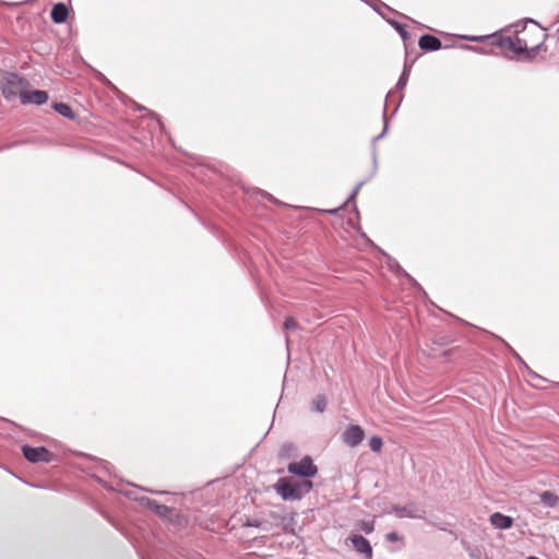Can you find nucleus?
I'll list each match as a JSON object with an SVG mask.
<instances>
[{"instance_id": "obj_11", "label": "nucleus", "mask_w": 559, "mask_h": 559, "mask_svg": "<svg viewBox=\"0 0 559 559\" xmlns=\"http://www.w3.org/2000/svg\"><path fill=\"white\" fill-rule=\"evenodd\" d=\"M418 46L425 51H437L441 49L442 43L438 37L426 34L419 38Z\"/></svg>"}, {"instance_id": "obj_13", "label": "nucleus", "mask_w": 559, "mask_h": 559, "mask_svg": "<svg viewBox=\"0 0 559 559\" xmlns=\"http://www.w3.org/2000/svg\"><path fill=\"white\" fill-rule=\"evenodd\" d=\"M491 525L498 530H508L513 525V519L500 512H495L489 519Z\"/></svg>"}, {"instance_id": "obj_23", "label": "nucleus", "mask_w": 559, "mask_h": 559, "mask_svg": "<svg viewBox=\"0 0 559 559\" xmlns=\"http://www.w3.org/2000/svg\"><path fill=\"white\" fill-rule=\"evenodd\" d=\"M489 37L490 36H471V35L461 36V38H463L465 40L475 41V43H481Z\"/></svg>"}, {"instance_id": "obj_10", "label": "nucleus", "mask_w": 559, "mask_h": 559, "mask_svg": "<svg viewBox=\"0 0 559 559\" xmlns=\"http://www.w3.org/2000/svg\"><path fill=\"white\" fill-rule=\"evenodd\" d=\"M48 100V94L46 91L35 90L32 92H25L21 94V103L22 104H35V105H44Z\"/></svg>"}, {"instance_id": "obj_31", "label": "nucleus", "mask_w": 559, "mask_h": 559, "mask_svg": "<svg viewBox=\"0 0 559 559\" xmlns=\"http://www.w3.org/2000/svg\"><path fill=\"white\" fill-rule=\"evenodd\" d=\"M292 449H294L293 444H284L283 445V450H292Z\"/></svg>"}, {"instance_id": "obj_17", "label": "nucleus", "mask_w": 559, "mask_h": 559, "mask_svg": "<svg viewBox=\"0 0 559 559\" xmlns=\"http://www.w3.org/2000/svg\"><path fill=\"white\" fill-rule=\"evenodd\" d=\"M52 107L59 115L69 119H74L73 110L68 104L55 103Z\"/></svg>"}, {"instance_id": "obj_16", "label": "nucleus", "mask_w": 559, "mask_h": 559, "mask_svg": "<svg viewBox=\"0 0 559 559\" xmlns=\"http://www.w3.org/2000/svg\"><path fill=\"white\" fill-rule=\"evenodd\" d=\"M540 502L548 508H556L559 504V497L551 491H544L539 496Z\"/></svg>"}, {"instance_id": "obj_21", "label": "nucleus", "mask_w": 559, "mask_h": 559, "mask_svg": "<svg viewBox=\"0 0 559 559\" xmlns=\"http://www.w3.org/2000/svg\"><path fill=\"white\" fill-rule=\"evenodd\" d=\"M359 527L366 534H371L374 531V524L372 521H361L359 523Z\"/></svg>"}, {"instance_id": "obj_14", "label": "nucleus", "mask_w": 559, "mask_h": 559, "mask_svg": "<svg viewBox=\"0 0 559 559\" xmlns=\"http://www.w3.org/2000/svg\"><path fill=\"white\" fill-rule=\"evenodd\" d=\"M68 15H69L68 7L62 2L56 3L52 7L51 12H50L51 20L57 24H61V23L66 22L68 19Z\"/></svg>"}, {"instance_id": "obj_2", "label": "nucleus", "mask_w": 559, "mask_h": 559, "mask_svg": "<svg viewBox=\"0 0 559 559\" xmlns=\"http://www.w3.org/2000/svg\"><path fill=\"white\" fill-rule=\"evenodd\" d=\"M312 489V483L308 479L293 480L282 477L274 485V490L284 501L300 500Z\"/></svg>"}, {"instance_id": "obj_15", "label": "nucleus", "mask_w": 559, "mask_h": 559, "mask_svg": "<svg viewBox=\"0 0 559 559\" xmlns=\"http://www.w3.org/2000/svg\"><path fill=\"white\" fill-rule=\"evenodd\" d=\"M372 160H373V169H372V173L371 175L369 176V178L365 179V180H361L359 181L353 189L352 193L349 194V197L347 198L345 204L347 203H350V202H354V200L356 199L357 194L359 193V190L361 189V187L367 182V180H369L371 177H373L377 173V168H378V160H377V154H376V151H373V154H372Z\"/></svg>"}, {"instance_id": "obj_28", "label": "nucleus", "mask_w": 559, "mask_h": 559, "mask_svg": "<svg viewBox=\"0 0 559 559\" xmlns=\"http://www.w3.org/2000/svg\"><path fill=\"white\" fill-rule=\"evenodd\" d=\"M383 119H384V128H383V131H382L379 135H377V136L373 139V141H374V142H376V141H378V140H380V139H382V138L385 135V133H386V130H388V121H386L385 115L383 116Z\"/></svg>"}, {"instance_id": "obj_8", "label": "nucleus", "mask_w": 559, "mask_h": 559, "mask_svg": "<svg viewBox=\"0 0 559 559\" xmlns=\"http://www.w3.org/2000/svg\"><path fill=\"white\" fill-rule=\"evenodd\" d=\"M365 432L362 428L358 425H350L345 429V431L342 435V439L345 444H347L350 448H355L358 444L361 443L364 440Z\"/></svg>"}, {"instance_id": "obj_1", "label": "nucleus", "mask_w": 559, "mask_h": 559, "mask_svg": "<svg viewBox=\"0 0 559 559\" xmlns=\"http://www.w3.org/2000/svg\"><path fill=\"white\" fill-rule=\"evenodd\" d=\"M520 26L521 23H516L513 25L515 36H502L495 40V45L501 48H507L513 53L520 56L521 60H532L536 52L540 48V44L532 45L528 48L531 41L525 36H520Z\"/></svg>"}, {"instance_id": "obj_25", "label": "nucleus", "mask_w": 559, "mask_h": 559, "mask_svg": "<svg viewBox=\"0 0 559 559\" xmlns=\"http://www.w3.org/2000/svg\"><path fill=\"white\" fill-rule=\"evenodd\" d=\"M390 267L393 269V267H396V270L399 272H402L412 283L416 284L415 280L412 278L401 266L400 264L396 262V261H393L392 263H390Z\"/></svg>"}, {"instance_id": "obj_30", "label": "nucleus", "mask_w": 559, "mask_h": 559, "mask_svg": "<svg viewBox=\"0 0 559 559\" xmlns=\"http://www.w3.org/2000/svg\"><path fill=\"white\" fill-rule=\"evenodd\" d=\"M411 68H412V63L405 62L403 71H406L407 75H409Z\"/></svg>"}, {"instance_id": "obj_26", "label": "nucleus", "mask_w": 559, "mask_h": 559, "mask_svg": "<svg viewBox=\"0 0 559 559\" xmlns=\"http://www.w3.org/2000/svg\"><path fill=\"white\" fill-rule=\"evenodd\" d=\"M388 542L395 543L401 539L400 535L396 532H390L385 536Z\"/></svg>"}, {"instance_id": "obj_20", "label": "nucleus", "mask_w": 559, "mask_h": 559, "mask_svg": "<svg viewBox=\"0 0 559 559\" xmlns=\"http://www.w3.org/2000/svg\"><path fill=\"white\" fill-rule=\"evenodd\" d=\"M369 447L373 452H380L383 447V441L378 436H372L369 440Z\"/></svg>"}, {"instance_id": "obj_32", "label": "nucleus", "mask_w": 559, "mask_h": 559, "mask_svg": "<svg viewBox=\"0 0 559 559\" xmlns=\"http://www.w3.org/2000/svg\"><path fill=\"white\" fill-rule=\"evenodd\" d=\"M338 210L337 209H334V210H329L326 211L328 213H331V214H335Z\"/></svg>"}, {"instance_id": "obj_27", "label": "nucleus", "mask_w": 559, "mask_h": 559, "mask_svg": "<svg viewBox=\"0 0 559 559\" xmlns=\"http://www.w3.org/2000/svg\"><path fill=\"white\" fill-rule=\"evenodd\" d=\"M461 47L464 48V49H467V50L479 52V53H486V51L483 48H479V47L469 46V45H462Z\"/></svg>"}, {"instance_id": "obj_19", "label": "nucleus", "mask_w": 559, "mask_h": 559, "mask_svg": "<svg viewBox=\"0 0 559 559\" xmlns=\"http://www.w3.org/2000/svg\"><path fill=\"white\" fill-rule=\"evenodd\" d=\"M386 21L394 27L395 31L399 32V34L401 35V37L404 41H406L411 38V34L406 31V28L403 24H401L400 22H397L395 20L386 19Z\"/></svg>"}, {"instance_id": "obj_7", "label": "nucleus", "mask_w": 559, "mask_h": 559, "mask_svg": "<svg viewBox=\"0 0 559 559\" xmlns=\"http://www.w3.org/2000/svg\"><path fill=\"white\" fill-rule=\"evenodd\" d=\"M22 453L24 457L31 463H48L51 461L52 456L51 453L44 447L33 448L29 445H23Z\"/></svg>"}, {"instance_id": "obj_22", "label": "nucleus", "mask_w": 559, "mask_h": 559, "mask_svg": "<svg viewBox=\"0 0 559 559\" xmlns=\"http://www.w3.org/2000/svg\"><path fill=\"white\" fill-rule=\"evenodd\" d=\"M407 81H408L407 72L403 71L397 83H396V90L402 91L403 88H405Z\"/></svg>"}, {"instance_id": "obj_4", "label": "nucleus", "mask_w": 559, "mask_h": 559, "mask_svg": "<svg viewBox=\"0 0 559 559\" xmlns=\"http://www.w3.org/2000/svg\"><path fill=\"white\" fill-rule=\"evenodd\" d=\"M520 36H525L531 41L528 48L537 44L542 46L546 38V34L543 32L542 27L532 19H527L523 25L521 24Z\"/></svg>"}, {"instance_id": "obj_18", "label": "nucleus", "mask_w": 559, "mask_h": 559, "mask_svg": "<svg viewBox=\"0 0 559 559\" xmlns=\"http://www.w3.org/2000/svg\"><path fill=\"white\" fill-rule=\"evenodd\" d=\"M326 408V399L322 394H318L311 402V411L316 413H323Z\"/></svg>"}, {"instance_id": "obj_6", "label": "nucleus", "mask_w": 559, "mask_h": 559, "mask_svg": "<svg viewBox=\"0 0 559 559\" xmlns=\"http://www.w3.org/2000/svg\"><path fill=\"white\" fill-rule=\"evenodd\" d=\"M391 512L400 519H426V511L415 502H409L405 506L393 504L391 507Z\"/></svg>"}, {"instance_id": "obj_29", "label": "nucleus", "mask_w": 559, "mask_h": 559, "mask_svg": "<svg viewBox=\"0 0 559 559\" xmlns=\"http://www.w3.org/2000/svg\"><path fill=\"white\" fill-rule=\"evenodd\" d=\"M507 346L510 348V350L512 352L513 356L520 361V362H523L522 358L519 356V354L513 349L511 348L508 344Z\"/></svg>"}, {"instance_id": "obj_12", "label": "nucleus", "mask_w": 559, "mask_h": 559, "mask_svg": "<svg viewBox=\"0 0 559 559\" xmlns=\"http://www.w3.org/2000/svg\"><path fill=\"white\" fill-rule=\"evenodd\" d=\"M134 500L140 501L143 506L155 511L159 516H167L171 512L169 507L160 504L156 500H152L146 497L134 498Z\"/></svg>"}, {"instance_id": "obj_5", "label": "nucleus", "mask_w": 559, "mask_h": 559, "mask_svg": "<svg viewBox=\"0 0 559 559\" xmlns=\"http://www.w3.org/2000/svg\"><path fill=\"white\" fill-rule=\"evenodd\" d=\"M287 471L288 473L300 477H313L318 473V467L313 464L312 459L307 455L299 462L289 463Z\"/></svg>"}, {"instance_id": "obj_3", "label": "nucleus", "mask_w": 559, "mask_h": 559, "mask_svg": "<svg viewBox=\"0 0 559 559\" xmlns=\"http://www.w3.org/2000/svg\"><path fill=\"white\" fill-rule=\"evenodd\" d=\"M27 86L28 82L22 76L16 73H5L1 83L2 95L7 100H12L17 96L21 98V94Z\"/></svg>"}, {"instance_id": "obj_24", "label": "nucleus", "mask_w": 559, "mask_h": 559, "mask_svg": "<svg viewBox=\"0 0 559 559\" xmlns=\"http://www.w3.org/2000/svg\"><path fill=\"white\" fill-rule=\"evenodd\" d=\"M284 328L286 330H295L297 328V323H296L295 319L290 318V317L286 318L285 322H284Z\"/></svg>"}, {"instance_id": "obj_9", "label": "nucleus", "mask_w": 559, "mask_h": 559, "mask_svg": "<svg viewBox=\"0 0 559 559\" xmlns=\"http://www.w3.org/2000/svg\"><path fill=\"white\" fill-rule=\"evenodd\" d=\"M347 540H349L354 547V549L364 555L367 559L372 558V547L367 538L359 534L350 535Z\"/></svg>"}]
</instances>
